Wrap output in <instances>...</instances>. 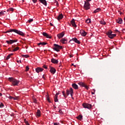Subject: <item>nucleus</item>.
Wrapping results in <instances>:
<instances>
[{
    "label": "nucleus",
    "mask_w": 125,
    "mask_h": 125,
    "mask_svg": "<svg viewBox=\"0 0 125 125\" xmlns=\"http://www.w3.org/2000/svg\"><path fill=\"white\" fill-rule=\"evenodd\" d=\"M50 26H53V24H52L51 23H50Z\"/></svg>",
    "instance_id": "nucleus-55"
},
{
    "label": "nucleus",
    "mask_w": 125,
    "mask_h": 125,
    "mask_svg": "<svg viewBox=\"0 0 125 125\" xmlns=\"http://www.w3.org/2000/svg\"><path fill=\"white\" fill-rule=\"evenodd\" d=\"M9 58H10V56L9 55L6 58V60H8V59H9Z\"/></svg>",
    "instance_id": "nucleus-42"
},
{
    "label": "nucleus",
    "mask_w": 125,
    "mask_h": 125,
    "mask_svg": "<svg viewBox=\"0 0 125 125\" xmlns=\"http://www.w3.org/2000/svg\"><path fill=\"white\" fill-rule=\"evenodd\" d=\"M9 55L10 56H12V55H13V54L11 53V54H9Z\"/></svg>",
    "instance_id": "nucleus-52"
},
{
    "label": "nucleus",
    "mask_w": 125,
    "mask_h": 125,
    "mask_svg": "<svg viewBox=\"0 0 125 125\" xmlns=\"http://www.w3.org/2000/svg\"><path fill=\"white\" fill-rule=\"evenodd\" d=\"M117 23H119V24H122L123 23V19L121 18H119L117 20H116Z\"/></svg>",
    "instance_id": "nucleus-18"
},
{
    "label": "nucleus",
    "mask_w": 125,
    "mask_h": 125,
    "mask_svg": "<svg viewBox=\"0 0 125 125\" xmlns=\"http://www.w3.org/2000/svg\"><path fill=\"white\" fill-rule=\"evenodd\" d=\"M73 93H74V92L73 91V88H70V90H66L67 96H68L70 94L71 97H73Z\"/></svg>",
    "instance_id": "nucleus-6"
},
{
    "label": "nucleus",
    "mask_w": 125,
    "mask_h": 125,
    "mask_svg": "<svg viewBox=\"0 0 125 125\" xmlns=\"http://www.w3.org/2000/svg\"><path fill=\"white\" fill-rule=\"evenodd\" d=\"M2 95V94L1 93H0V96H1Z\"/></svg>",
    "instance_id": "nucleus-58"
},
{
    "label": "nucleus",
    "mask_w": 125,
    "mask_h": 125,
    "mask_svg": "<svg viewBox=\"0 0 125 125\" xmlns=\"http://www.w3.org/2000/svg\"><path fill=\"white\" fill-rule=\"evenodd\" d=\"M38 0L39 1H40L41 3H42V4H44V5H45V6L47 5V3L46 2V0Z\"/></svg>",
    "instance_id": "nucleus-15"
},
{
    "label": "nucleus",
    "mask_w": 125,
    "mask_h": 125,
    "mask_svg": "<svg viewBox=\"0 0 125 125\" xmlns=\"http://www.w3.org/2000/svg\"><path fill=\"white\" fill-rule=\"evenodd\" d=\"M63 15L62 14H60L58 18H57V19L59 21V20H61L62 19H63Z\"/></svg>",
    "instance_id": "nucleus-19"
},
{
    "label": "nucleus",
    "mask_w": 125,
    "mask_h": 125,
    "mask_svg": "<svg viewBox=\"0 0 125 125\" xmlns=\"http://www.w3.org/2000/svg\"><path fill=\"white\" fill-rule=\"evenodd\" d=\"M72 41H73V42H76V43H78V44H80V43H81L80 41L78 40L77 38H73Z\"/></svg>",
    "instance_id": "nucleus-20"
},
{
    "label": "nucleus",
    "mask_w": 125,
    "mask_h": 125,
    "mask_svg": "<svg viewBox=\"0 0 125 125\" xmlns=\"http://www.w3.org/2000/svg\"><path fill=\"white\" fill-rule=\"evenodd\" d=\"M43 67H44V69H47V66H46V65H44L43 66Z\"/></svg>",
    "instance_id": "nucleus-45"
},
{
    "label": "nucleus",
    "mask_w": 125,
    "mask_h": 125,
    "mask_svg": "<svg viewBox=\"0 0 125 125\" xmlns=\"http://www.w3.org/2000/svg\"><path fill=\"white\" fill-rule=\"evenodd\" d=\"M8 50L9 51H12L10 49V48H9Z\"/></svg>",
    "instance_id": "nucleus-56"
},
{
    "label": "nucleus",
    "mask_w": 125,
    "mask_h": 125,
    "mask_svg": "<svg viewBox=\"0 0 125 125\" xmlns=\"http://www.w3.org/2000/svg\"><path fill=\"white\" fill-rule=\"evenodd\" d=\"M42 35L44 37H46V38H47V39H51V36H49L46 32H43Z\"/></svg>",
    "instance_id": "nucleus-13"
},
{
    "label": "nucleus",
    "mask_w": 125,
    "mask_h": 125,
    "mask_svg": "<svg viewBox=\"0 0 125 125\" xmlns=\"http://www.w3.org/2000/svg\"><path fill=\"white\" fill-rule=\"evenodd\" d=\"M32 1L34 3H36L38 1V0H32Z\"/></svg>",
    "instance_id": "nucleus-43"
},
{
    "label": "nucleus",
    "mask_w": 125,
    "mask_h": 125,
    "mask_svg": "<svg viewBox=\"0 0 125 125\" xmlns=\"http://www.w3.org/2000/svg\"><path fill=\"white\" fill-rule=\"evenodd\" d=\"M64 35H65V33L64 32H62L59 34L57 35V37L58 39H61L62 38H63L64 37Z\"/></svg>",
    "instance_id": "nucleus-11"
},
{
    "label": "nucleus",
    "mask_w": 125,
    "mask_h": 125,
    "mask_svg": "<svg viewBox=\"0 0 125 125\" xmlns=\"http://www.w3.org/2000/svg\"><path fill=\"white\" fill-rule=\"evenodd\" d=\"M36 115L38 117H41V110L39 109L37 110V112H36Z\"/></svg>",
    "instance_id": "nucleus-23"
},
{
    "label": "nucleus",
    "mask_w": 125,
    "mask_h": 125,
    "mask_svg": "<svg viewBox=\"0 0 125 125\" xmlns=\"http://www.w3.org/2000/svg\"><path fill=\"white\" fill-rule=\"evenodd\" d=\"M72 87L74 88V89H78L79 86L77 85L76 83H73L72 84Z\"/></svg>",
    "instance_id": "nucleus-21"
},
{
    "label": "nucleus",
    "mask_w": 125,
    "mask_h": 125,
    "mask_svg": "<svg viewBox=\"0 0 125 125\" xmlns=\"http://www.w3.org/2000/svg\"><path fill=\"white\" fill-rule=\"evenodd\" d=\"M112 31L109 30L108 32H106V34L107 36H108V38H110V39H114L115 37H116V34H112Z\"/></svg>",
    "instance_id": "nucleus-5"
},
{
    "label": "nucleus",
    "mask_w": 125,
    "mask_h": 125,
    "mask_svg": "<svg viewBox=\"0 0 125 125\" xmlns=\"http://www.w3.org/2000/svg\"><path fill=\"white\" fill-rule=\"evenodd\" d=\"M7 11H12V12H13V11H14V9L13 8H10L9 9H7Z\"/></svg>",
    "instance_id": "nucleus-31"
},
{
    "label": "nucleus",
    "mask_w": 125,
    "mask_h": 125,
    "mask_svg": "<svg viewBox=\"0 0 125 125\" xmlns=\"http://www.w3.org/2000/svg\"><path fill=\"white\" fill-rule=\"evenodd\" d=\"M42 79H43L44 80H45V78L44 77V75H42Z\"/></svg>",
    "instance_id": "nucleus-49"
},
{
    "label": "nucleus",
    "mask_w": 125,
    "mask_h": 125,
    "mask_svg": "<svg viewBox=\"0 0 125 125\" xmlns=\"http://www.w3.org/2000/svg\"><path fill=\"white\" fill-rule=\"evenodd\" d=\"M18 99H19L18 97H14L13 98L14 100H18Z\"/></svg>",
    "instance_id": "nucleus-41"
},
{
    "label": "nucleus",
    "mask_w": 125,
    "mask_h": 125,
    "mask_svg": "<svg viewBox=\"0 0 125 125\" xmlns=\"http://www.w3.org/2000/svg\"><path fill=\"white\" fill-rule=\"evenodd\" d=\"M19 47H17L16 48H15L14 49H13V51L15 52V51H17V50H19Z\"/></svg>",
    "instance_id": "nucleus-32"
},
{
    "label": "nucleus",
    "mask_w": 125,
    "mask_h": 125,
    "mask_svg": "<svg viewBox=\"0 0 125 125\" xmlns=\"http://www.w3.org/2000/svg\"><path fill=\"white\" fill-rule=\"evenodd\" d=\"M14 47H15V46H14V45H12V48H14Z\"/></svg>",
    "instance_id": "nucleus-50"
},
{
    "label": "nucleus",
    "mask_w": 125,
    "mask_h": 125,
    "mask_svg": "<svg viewBox=\"0 0 125 125\" xmlns=\"http://www.w3.org/2000/svg\"><path fill=\"white\" fill-rule=\"evenodd\" d=\"M34 102H35V103H37V100H35Z\"/></svg>",
    "instance_id": "nucleus-57"
},
{
    "label": "nucleus",
    "mask_w": 125,
    "mask_h": 125,
    "mask_svg": "<svg viewBox=\"0 0 125 125\" xmlns=\"http://www.w3.org/2000/svg\"><path fill=\"white\" fill-rule=\"evenodd\" d=\"M12 32H14V33L20 35V36H22V37L25 36L22 32L20 31V30H18L17 29H10L9 30H7L5 33H11Z\"/></svg>",
    "instance_id": "nucleus-1"
},
{
    "label": "nucleus",
    "mask_w": 125,
    "mask_h": 125,
    "mask_svg": "<svg viewBox=\"0 0 125 125\" xmlns=\"http://www.w3.org/2000/svg\"><path fill=\"white\" fill-rule=\"evenodd\" d=\"M59 113H60V114L61 115H62V114H63V112L62 111V110H61V109H60V110H59Z\"/></svg>",
    "instance_id": "nucleus-37"
},
{
    "label": "nucleus",
    "mask_w": 125,
    "mask_h": 125,
    "mask_svg": "<svg viewBox=\"0 0 125 125\" xmlns=\"http://www.w3.org/2000/svg\"><path fill=\"white\" fill-rule=\"evenodd\" d=\"M24 122L26 125H30V124H29V122H28V121H26V119H24Z\"/></svg>",
    "instance_id": "nucleus-39"
},
{
    "label": "nucleus",
    "mask_w": 125,
    "mask_h": 125,
    "mask_svg": "<svg viewBox=\"0 0 125 125\" xmlns=\"http://www.w3.org/2000/svg\"><path fill=\"white\" fill-rule=\"evenodd\" d=\"M77 118L78 120H80V121H82V120H83V115H80Z\"/></svg>",
    "instance_id": "nucleus-26"
},
{
    "label": "nucleus",
    "mask_w": 125,
    "mask_h": 125,
    "mask_svg": "<svg viewBox=\"0 0 125 125\" xmlns=\"http://www.w3.org/2000/svg\"><path fill=\"white\" fill-rule=\"evenodd\" d=\"M18 42V40H10L9 41H6V42H7L8 44H12V43H14V42Z\"/></svg>",
    "instance_id": "nucleus-9"
},
{
    "label": "nucleus",
    "mask_w": 125,
    "mask_h": 125,
    "mask_svg": "<svg viewBox=\"0 0 125 125\" xmlns=\"http://www.w3.org/2000/svg\"><path fill=\"white\" fill-rule=\"evenodd\" d=\"M83 108H86V109H91V104L86 103H83Z\"/></svg>",
    "instance_id": "nucleus-8"
},
{
    "label": "nucleus",
    "mask_w": 125,
    "mask_h": 125,
    "mask_svg": "<svg viewBox=\"0 0 125 125\" xmlns=\"http://www.w3.org/2000/svg\"><path fill=\"white\" fill-rule=\"evenodd\" d=\"M80 34L81 35H82L83 37H85L86 36V32H85L83 30H82L80 31Z\"/></svg>",
    "instance_id": "nucleus-12"
},
{
    "label": "nucleus",
    "mask_w": 125,
    "mask_h": 125,
    "mask_svg": "<svg viewBox=\"0 0 125 125\" xmlns=\"http://www.w3.org/2000/svg\"><path fill=\"white\" fill-rule=\"evenodd\" d=\"M95 92H91V94H92V95H93V94H95Z\"/></svg>",
    "instance_id": "nucleus-53"
},
{
    "label": "nucleus",
    "mask_w": 125,
    "mask_h": 125,
    "mask_svg": "<svg viewBox=\"0 0 125 125\" xmlns=\"http://www.w3.org/2000/svg\"><path fill=\"white\" fill-rule=\"evenodd\" d=\"M54 125H58V124H57V123H54Z\"/></svg>",
    "instance_id": "nucleus-54"
},
{
    "label": "nucleus",
    "mask_w": 125,
    "mask_h": 125,
    "mask_svg": "<svg viewBox=\"0 0 125 125\" xmlns=\"http://www.w3.org/2000/svg\"><path fill=\"white\" fill-rule=\"evenodd\" d=\"M100 10H101V9H100V8H98L94 11L93 13H97V12H99Z\"/></svg>",
    "instance_id": "nucleus-24"
},
{
    "label": "nucleus",
    "mask_w": 125,
    "mask_h": 125,
    "mask_svg": "<svg viewBox=\"0 0 125 125\" xmlns=\"http://www.w3.org/2000/svg\"><path fill=\"white\" fill-rule=\"evenodd\" d=\"M61 42H62V43H66V42H67V40H66L65 38H62L61 40Z\"/></svg>",
    "instance_id": "nucleus-22"
},
{
    "label": "nucleus",
    "mask_w": 125,
    "mask_h": 125,
    "mask_svg": "<svg viewBox=\"0 0 125 125\" xmlns=\"http://www.w3.org/2000/svg\"><path fill=\"white\" fill-rule=\"evenodd\" d=\"M58 95H59V93H57L56 94V95H55V96H57V97H58Z\"/></svg>",
    "instance_id": "nucleus-47"
},
{
    "label": "nucleus",
    "mask_w": 125,
    "mask_h": 125,
    "mask_svg": "<svg viewBox=\"0 0 125 125\" xmlns=\"http://www.w3.org/2000/svg\"><path fill=\"white\" fill-rule=\"evenodd\" d=\"M46 99L48 101V102H49V103H51V102L50 101V99H49V96H48V95H46Z\"/></svg>",
    "instance_id": "nucleus-27"
},
{
    "label": "nucleus",
    "mask_w": 125,
    "mask_h": 125,
    "mask_svg": "<svg viewBox=\"0 0 125 125\" xmlns=\"http://www.w3.org/2000/svg\"><path fill=\"white\" fill-rule=\"evenodd\" d=\"M57 96H55L54 97V101L55 102H58V99Z\"/></svg>",
    "instance_id": "nucleus-30"
},
{
    "label": "nucleus",
    "mask_w": 125,
    "mask_h": 125,
    "mask_svg": "<svg viewBox=\"0 0 125 125\" xmlns=\"http://www.w3.org/2000/svg\"><path fill=\"white\" fill-rule=\"evenodd\" d=\"M17 62H18V63H19V62H20V63H21V61H18Z\"/></svg>",
    "instance_id": "nucleus-51"
},
{
    "label": "nucleus",
    "mask_w": 125,
    "mask_h": 125,
    "mask_svg": "<svg viewBox=\"0 0 125 125\" xmlns=\"http://www.w3.org/2000/svg\"><path fill=\"white\" fill-rule=\"evenodd\" d=\"M62 124H63V122L60 121Z\"/></svg>",
    "instance_id": "nucleus-60"
},
{
    "label": "nucleus",
    "mask_w": 125,
    "mask_h": 125,
    "mask_svg": "<svg viewBox=\"0 0 125 125\" xmlns=\"http://www.w3.org/2000/svg\"><path fill=\"white\" fill-rule=\"evenodd\" d=\"M22 1L24 2V0H22Z\"/></svg>",
    "instance_id": "nucleus-63"
},
{
    "label": "nucleus",
    "mask_w": 125,
    "mask_h": 125,
    "mask_svg": "<svg viewBox=\"0 0 125 125\" xmlns=\"http://www.w3.org/2000/svg\"><path fill=\"white\" fill-rule=\"evenodd\" d=\"M78 84H79V85H80L81 86H83V87L85 88L86 89H87V90H88V89L89 88L88 86L86 85L85 83H84L80 82L78 83Z\"/></svg>",
    "instance_id": "nucleus-7"
},
{
    "label": "nucleus",
    "mask_w": 125,
    "mask_h": 125,
    "mask_svg": "<svg viewBox=\"0 0 125 125\" xmlns=\"http://www.w3.org/2000/svg\"><path fill=\"white\" fill-rule=\"evenodd\" d=\"M45 44H47V43L43 42H40L39 43H38V45H45Z\"/></svg>",
    "instance_id": "nucleus-25"
},
{
    "label": "nucleus",
    "mask_w": 125,
    "mask_h": 125,
    "mask_svg": "<svg viewBox=\"0 0 125 125\" xmlns=\"http://www.w3.org/2000/svg\"><path fill=\"white\" fill-rule=\"evenodd\" d=\"M33 21H34V20L33 19H31L28 20V22H29V23H31V22H33Z\"/></svg>",
    "instance_id": "nucleus-38"
},
{
    "label": "nucleus",
    "mask_w": 125,
    "mask_h": 125,
    "mask_svg": "<svg viewBox=\"0 0 125 125\" xmlns=\"http://www.w3.org/2000/svg\"><path fill=\"white\" fill-rule=\"evenodd\" d=\"M54 2H55L57 5V6H58L59 5V4L58 3V1H57V0H54Z\"/></svg>",
    "instance_id": "nucleus-36"
},
{
    "label": "nucleus",
    "mask_w": 125,
    "mask_h": 125,
    "mask_svg": "<svg viewBox=\"0 0 125 125\" xmlns=\"http://www.w3.org/2000/svg\"><path fill=\"white\" fill-rule=\"evenodd\" d=\"M88 1H91V0H86L84 1V5L83 8L86 10H87L89 9V8H90V4Z\"/></svg>",
    "instance_id": "nucleus-3"
},
{
    "label": "nucleus",
    "mask_w": 125,
    "mask_h": 125,
    "mask_svg": "<svg viewBox=\"0 0 125 125\" xmlns=\"http://www.w3.org/2000/svg\"><path fill=\"white\" fill-rule=\"evenodd\" d=\"M8 80L9 82L12 83V84L14 86L18 85V84L19 83H20V81L17 80L16 79H14L13 78H9Z\"/></svg>",
    "instance_id": "nucleus-2"
},
{
    "label": "nucleus",
    "mask_w": 125,
    "mask_h": 125,
    "mask_svg": "<svg viewBox=\"0 0 125 125\" xmlns=\"http://www.w3.org/2000/svg\"><path fill=\"white\" fill-rule=\"evenodd\" d=\"M51 62L52 63H53V64H58V60H56L54 58L51 59Z\"/></svg>",
    "instance_id": "nucleus-17"
},
{
    "label": "nucleus",
    "mask_w": 125,
    "mask_h": 125,
    "mask_svg": "<svg viewBox=\"0 0 125 125\" xmlns=\"http://www.w3.org/2000/svg\"><path fill=\"white\" fill-rule=\"evenodd\" d=\"M54 47L53 48V49L57 52H59V51H60V49H62V48H63L62 46H60L57 44H54Z\"/></svg>",
    "instance_id": "nucleus-4"
},
{
    "label": "nucleus",
    "mask_w": 125,
    "mask_h": 125,
    "mask_svg": "<svg viewBox=\"0 0 125 125\" xmlns=\"http://www.w3.org/2000/svg\"><path fill=\"white\" fill-rule=\"evenodd\" d=\"M71 24L73 27H75V28H77V25L76 24L74 19H72V20L71 21Z\"/></svg>",
    "instance_id": "nucleus-14"
},
{
    "label": "nucleus",
    "mask_w": 125,
    "mask_h": 125,
    "mask_svg": "<svg viewBox=\"0 0 125 125\" xmlns=\"http://www.w3.org/2000/svg\"><path fill=\"white\" fill-rule=\"evenodd\" d=\"M62 95H63L64 97L65 98H67V96H66V94H65V91L62 92Z\"/></svg>",
    "instance_id": "nucleus-34"
},
{
    "label": "nucleus",
    "mask_w": 125,
    "mask_h": 125,
    "mask_svg": "<svg viewBox=\"0 0 125 125\" xmlns=\"http://www.w3.org/2000/svg\"><path fill=\"white\" fill-rule=\"evenodd\" d=\"M22 57H24L25 58H28L30 57L28 55H22Z\"/></svg>",
    "instance_id": "nucleus-33"
},
{
    "label": "nucleus",
    "mask_w": 125,
    "mask_h": 125,
    "mask_svg": "<svg viewBox=\"0 0 125 125\" xmlns=\"http://www.w3.org/2000/svg\"><path fill=\"white\" fill-rule=\"evenodd\" d=\"M9 99H13V98H14V97L10 96L9 97Z\"/></svg>",
    "instance_id": "nucleus-44"
},
{
    "label": "nucleus",
    "mask_w": 125,
    "mask_h": 125,
    "mask_svg": "<svg viewBox=\"0 0 125 125\" xmlns=\"http://www.w3.org/2000/svg\"><path fill=\"white\" fill-rule=\"evenodd\" d=\"M3 12H0V15H3Z\"/></svg>",
    "instance_id": "nucleus-46"
},
{
    "label": "nucleus",
    "mask_w": 125,
    "mask_h": 125,
    "mask_svg": "<svg viewBox=\"0 0 125 125\" xmlns=\"http://www.w3.org/2000/svg\"><path fill=\"white\" fill-rule=\"evenodd\" d=\"M100 23L101 24H102V25H105V24H106V22H105V21H103V20L101 21H100Z\"/></svg>",
    "instance_id": "nucleus-29"
},
{
    "label": "nucleus",
    "mask_w": 125,
    "mask_h": 125,
    "mask_svg": "<svg viewBox=\"0 0 125 125\" xmlns=\"http://www.w3.org/2000/svg\"><path fill=\"white\" fill-rule=\"evenodd\" d=\"M119 13H120V14L121 15H122V14H124V13H123V12H121V11H119Z\"/></svg>",
    "instance_id": "nucleus-48"
},
{
    "label": "nucleus",
    "mask_w": 125,
    "mask_h": 125,
    "mask_svg": "<svg viewBox=\"0 0 125 125\" xmlns=\"http://www.w3.org/2000/svg\"><path fill=\"white\" fill-rule=\"evenodd\" d=\"M71 65L74 66V63H72Z\"/></svg>",
    "instance_id": "nucleus-61"
},
{
    "label": "nucleus",
    "mask_w": 125,
    "mask_h": 125,
    "mask_svg": "<svg viewBox=\"0 0 125 125\" xmlns=\"http://www.w3.org/2000/svg\"><path fill=\"white\" fill-rule=\"evenodd\" d=\"M61 64H60L59 67H61Z\"/></svg>",
    "instance_id": "nucleus-62"
},
{
    "label": "nucleus",
    "mask_w": 125,
    "mask_h": 125,
    "mask_svg": "<svg viewBox=\"0 0 125 125\" xmlns=\"http://www.w3.org/2000/svg\"><path fill=\"white\" fill-rule=\"evenodd\" d=\"M93 91L95 92V90L94 89H93Z\"/></svg>",
    "instance_id": "nucleus-59"
},
{
    "label": "nucleus",
    "mask_w": 125,
    "mask_h": 125,
    "mask_svg": "<svg viewBox=\"0 0 125 125\" xmlns=\"http://www.w3.org/2000/svg\"><path fill=\"white\" fill-rule=\"evenodd\" d=\"M4 105L3 104V103H1L0 104V108H3Z\"/></svg>",
    "instance_id": "nucleus-35"
},
{
    "label": "nucleus",
    "mask_w": 125,
    "mask_h": 125,
    "mask_svg": "<svg viewBox=\"0 0 125 125\" xmlns=\"http://www.w3.org/2000/svg\"><path fill=\"white\" fill-rule=\"evenodd\" d=\"M29 66H26V70H25V71H26V72H28V71H29Z\"/></svg>",
    "instance_id": "nucleus-40"
},
{
    "label": "nucleus",
    "mask_w": 125,
    "mask_h": 125,
    "mask_svg": "<svg viewBox=\"0 0 125 125\" xmlns=\"http://www.w3.org/2000/svg\"><path fill=\"white\" fill-rule=\"evenodd\" d=\"M86 23H87V24H89V23H90L91 22V20H90V19H88L86 21H85Z\"/></svg>",
    "instance_id": "nucleus-28"
},
{
    "label": "nucleus",
    "mask_w": 125,
    "mask_h": 125,
    "mask_svg": "<svg viewBox=\"0 0 125 125\" xmlns=\"http://www.w3.org/2000/svg\"><path fill=\"white\" fill-rule=\"evenodd\" d=\"M50 72L52 74V75H54L56 72V69L54 68L53 67H50Z\"/></svg>",
    "instance_id": "nucleus-10"
},
{
    "label": "nucleus",
    "mask_w": 125,
    "mask_h": 125,
    "mask_svg": "<svg viewBox=\"0 0 125 125\" xmlns=\"http://www.w3.org/2000/svg\"><path fill=\"white\" fill-rule=\"evenodd\" d=\"M36 71L37 73H40V72H42L43 71V68L38 67L36 68Z\"/></svg>",
    "instance_id": "nucleus-16"
}]
</instances>
